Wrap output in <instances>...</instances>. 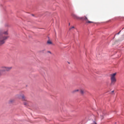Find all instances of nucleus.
<instances>
[{"mask_svg":"<svg viewBox=\"0 0 124 124\" xmlns=\"http://www.w3.org/2000/svg\"><path fill=\"white\" fill-rule=\"evenodd\" d=\"M72 16L74 18V19H76L77 20H84V21H86V23H93V21H89V19H88V17L86 16L79 17V16H77L76 15L74 14H72Z\"/></svg>","mask_w":124,"mask_h":124,"instance_id":"obj_1","label":"nucleus"},{"mask_svg":"<svg viewBox=\"0 0 124 124\" xmlns=\"http://www.w3.org/2000/svg\"><path fill=\"white\" fill-rule=\"evenodd\" d=\"M13 68L12 66H3L1 67V69L0 70V76L2 75V72H9Z\"/></svg>","mask_w":124,"mask_h":124,"instance_id":"obj_2","label":"nucleus"},{"mask_svg":"<svg viewBox=\"0 0 124 124\" xmlns=\"http://www.w3.org/2000/svg\"><path fill=\"white\" fill-rule=\"evenodd\" d=\"M116 75H117V73H116L111 75V85H114L115 83H116V81H117V79H116V78L115 77Z\"/></svg>","mask_w":124,"mask_h":124,"instance_id":"obj_3","label":"nucleus"},{"mask_svg":"<svg viewBox=\"0 0 124 124\" xmlns=\"http://www.w3.org/2000/svg\"><path fill=\"white\" fill-rule=\"evenodd\" d=\"M9 37L8 36H2L0 38V46L3 45L5 43V40Z\"/></svg>","mask_w":124,"mask_h":124,"instance_id":"obj_4","label":"nucleus"},{"mask_svg":"<svg viewBox=\"0 0 124 124\" xmlns=\"http://www.w3.org/2000/svg\"><path fill=\"white\" fill-rule=\"evenodd\" d=\"M19 99H21L22 101H27V97L24 95V94H20L17 95Z\"/></svg>","mask_w":124,"mask_h":124,"instance_id":"obj_5","label":"nucleus"},{"mask_svg":"<svg viewBox=\"0 0 124 124\" xmlns=\"http://www.w3.org/2000/svg\"><path fill=\"white\" fill-rule=\"evenodd\" d=\"M15 102V100L14 99H11L9 101V103H14Z\"/></svg>","mask_w":124,"mask_h":124,"instance_id":"obj_6","label":"nucleus"},{"mask_svg":"<svg viewBox=\"0 0 124 124\" xmlns=\"http://www.w3.org/2000/svg\"><path fill=\"white\" fill-rule=\"evenodd\" d=\"M23 104H24V105H25V106H28V104H29V102H28V101H27V100H26V101H25V102H24L23 103Z\"/></svg>","mask_w":124,"mask_h":124,"instance_id":"obj_7","label":"nucleus"},{"mask_svg":"<svg viewBox=\"0 0 124 124\" xmlns=\"http://www.w3.org/2000/svg\"><path fill=\"white\" fill-rule=\"evenodd\" d=\"M3 34H5V35H7L8 34V32L7 31H5L3 32Z\"/></svg>","mask_w":124,"mask_h":124,"instance_id":"obj_8","label":"nucleus"},{"mask_svg":"<svg viewBox=\"0 0 124 124\" xmlns=\"http://www.w3.org/2000/svg\"><path fill=\"white\" fill-rule=\"evenodd\" d=\"M77 92H79V90L77 89V90H74L72 92V93H77Z\"/></svg>","mask_w":124,"mask_h":124,"instance_id":"obj_9","label":"nucleus"},{"mask_svg":"<svg viewBox=\"0 0 124 124\" xmlns=\"http://www.w3.org/2000/svg\"><path fill=\"white\" fill-rule=\"evenodd\" d=\"M84 91L83 90H80V93H81V94H84Z\"/></svg>","mask_w":124,"mask_h":124,"instance_id":"obj_10","label":"nucleus"},{"mask_svg":"<svg viewBox=\"0 0 124 124\" xmlns=\"http://www.w3.org/2000/svg\"><path fill=\"white\" fill-rule=\"evenodd\" d=\"M47 44H52V42H51V41L48 40L47 41Z\"/></svg>","mask_w":124,"mask_h":124,"instance_id":"obj_11","label":"nucleus"},{"mask_svg":"<svg viewBox=\"0 0 124 124\" xmlns=\"http://www.w3.org/2000/svg\"><path fill=\"white\" fill-rule=\"evenodd\" d=\"M72 29H74V26L72 27V28H70V30H72Z\"/></svg>","mask_w":124,"mask_h":124,"instance_id":"obj_12","label":"nucleus"},{"mask_svg":"<svg viewBox=\"0 0 124 124\" xmlns=\"http://www.w3.org/2000/svg\"><path fill=\"white\" fill-rule=\"evenodd\" d=\"M47 52L49 53L50 54H51L50 51H47Z\"/></svg>","mask_w":124,"mask_h":124,"instance_id":"obj_13","label":"nucleus"},{"mask_svg":"<svg viewBox=\"0 0 124 124\" xmlns=\"http://www.w3.org/2000/svg\"><path fill=\"white\" fill-rule=\"evenodd\" d=\"M120 32H121V31L119 32L117 34H120Z\"/></svg>","mask_w":124,"mask_h":124,"instance_id":"obj_14","label":"nucleus"},{"mask_svg":"<svg viewBox=\"0 0 124 124\" xmlns=\"http://www.w3.org/2000/svg\"><path fill=\"white\" fill-rule=\"evenodd\" d=\"M40 73H41V74H42V72L40 71Z\"/></svg>","mask_w":124,"mask_h":124,"instance_id":"obj_15","label":"nucleus"},{"mask_svg":"<svg viewBox=\"0 0 124 124\" xmlns=\"http://www.w3.org/2000/svg\"><path fill=\"white\" fill-rule=\"evenodd\" d=\"M111 93H114V91H111Z\"/></svg>","mask_w":124,"mask_h":124,"instance_id":"obj_16","label":"nucleus"}]
</instances>
